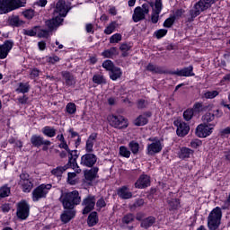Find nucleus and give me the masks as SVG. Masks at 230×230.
<instances>
[{
    "label": "nucleus",
    "instance_id": "nucleus-1",
    "mask_svg": "<svg viewBox=\"0 0 230 230\" xmlns=\"http://www.w3.org/2000/svg\"><path fill=\"white\" fill-rule=\"evenodd\" d=\"M59 202H61L64 209H74L76 206H80L82 197H80L78 190L62 192L59 197Z\"/></svg>",
    "mask_w": 230,
    "mask_h": 230
},
{
    "label": "nucleus",
    "instance_id": "nucleus-2",
    "mask_svg": "<svg viewBox=\"0 0 230 230\" xmlns=\"http://www.w3.org/2000/svg\"><path fill=\"white\" fill-rule=\"evenodd\" d=\"M215 4V0H199L197 2L193 9L189 11L190 17L188 18V22H193L196 17H199L202 13V12H206V10H209L211 5Z\"/></svg>",
    "mask_w": 230,
    "mask_h": 230
},
{
    "label": "nucleus",
    "instance_id": "nucleus-3",
    "mask_svg": "<svg viewBox=\"0 0 230 230\" xmlns=\"http://www.w3.org/2000/svg\"><path fill=\"white\" fill-rule=\"evenodd\" d=\"M24 6H26V0H0V15L10 13Z\"/></svg>",
    "mask_w": 230,
    "mask_h": 230
},
{
    "label": "nucleus",
    "instance_id": "nucleus-4",
    "mask_svg": "<svg viewBox=\"0 0 230 230\" xmlns=\"http://www.w3.org/2000/svg\"><path fill=\"white\" fill-rule=\"evenodd\" d=\"M220 220H222V208L216 207L208 217V229L217 230L220 226Z\"/></svg>",
    "mask_w": 230,
    "mask_h": 230
},
{
    "label": "nucleus",
    "instance_id": "nucleus-5",
    "mask_svg": "<svg viewBox=\"0 0 230 230\" xmlns=\"http://www.w3.org/2000/svg\"><path fill=\"white\" fill-rule=\"evenodd\" d=\"M111 127L118 130H123L128 128V119L120 114H111L109 116Z\"/></svg>",
    "mask_w": 230,
    "mask_h": 230
},
{
    "label": "nucleus",
    "instance_id": "nucleus-6",
    "mask_svg": "<svg viewBox=\"0 0 230 230\" xmlns=\"http://www.w3.org/2000/svg\"><path fill=\"white\" fill-rule=\"evenodd\" d=\"M53 188L51 184H40V186L36 187L32 191V200L33 202H39L40 199H46L48 194L49 193V190Z\"/></svg>",
    "mask_w": 230,
    "mask_h": 230
},
{
    "label": "nucleus",
    "instance_id": "nucleus-7",
    "mask_svg": "<svg viewBox=\"0 0 230 230\" xmlns=\"http://www.w3.org/2000/svg\"><path fill=\"white\" fill-rule=\"evenodd\" d=\"M150 13V5L148 4H143L142 7L137 6L134 9L132 21L133 22H141L146 19V15Z\"/></svg>",
    "mask_w": 230,
    "mask_h": 230
},
{
    "label": "nucleus",
    "instance_id": "nucleus-8",
    "mask_svg": "<svg viewBox=\"0 0 230 230\" xmlns=\"http://www.w3.org/2000/svg\"><path fill=\"white\" fill-rule=\"evenodd\" d=\"M217 123L212 122V124L201 123L197 126L195 134L197 137H208L213 134V127H215Z\"/></svg>",
    "mask_w": 230,
    "mask_h": 230
},
{
    "label": "nucleus",
    "instance_id": "nucleus-9",
    "mask_svg": "<svg viewBox=\"0 0 230 230\" xmlns=\"http://www.w3.org/2000/svg\"><path fill=\"white\" fill-rule=\"evenodd\" d=\"M149 141H152L153 143L149 144L146 147L147 155H155V154H160V152L163 151V148L164 147V145H163V139L154 137L149 138Z\"/></svg>",
    "mask_w": 230,
    "mask_h": 230
},
{
    "label": "nucleus",
    "instance_id": "nucleus-10",
    "mask_svg": "<svg viewBox=\"0 0 230 230\" xmlns=\"http://www.w3.org/2000/svg\"><path fill=\"white\" fill-rule=\"evenodd\" d=\"M16 217L20 220H26L30 217V204L25 199L17 203Z\"/></svg>",
    "mask_w": 230,
    "mask_h": 230
},
{
    "label": "nucleus",
    "instance_id": "nucleus-11",
    "mask_svg": "<svg viewBox=\"0 0 230 230\" xmlns=\"http://www.w3.org/2000/svg\"><path fill=\"white\" fill-rule=\"evenodd\" d=\"M98 163V156L93 153H86L81 156L80 164L84 168L95 167L94 164Z\"/></svg>",
    "mask_w": 230,
    "mask_h": 230
},
{
    "label": "nucleus",
    "instance_id": "nucleus-12",
    "mask_svg": "<svg viewBox=\"0 0 230 230\" xmlns=\"http://www.w3.org/2000/svg\"><path fill=\"white\" fill-rule=\"evenodd\" d=\"M82 206H84L82 214L89 215V213H91V211H93L96 206V197L93 195H88L83 199Z\"/></svg>",
    "mask_w": 230,
    "mask_h": 230
},
{
    "label": "nucleus",
    "instance_id": "nucleus-13",
    "mask_svg": "<svg viewBox=\"0 0 230 230\" xmlns=\"http://www.w3.org/2000/svg\"><path fill=\"white\" fill-rule=\"evenodd\" d=\"M174 127H177L176 134L179 137H185L190 134V125L182 120H174Z\"/></svg>",
    "mask_w": 230,
    "mask_h": 230
},
{
    "label": "nucleus",
    "instance_id": "nucleus-14",
    "mask_svg": "<svg viewBox=\"0 0 230 230\" xmlns=\"http://www.w3.org/2000/svg\"><path fill=\"white\" fill-rule=\"evenodd\" d=\"M68 13L69 9L66 8V0H58L56 4L53 15L62 19V17H66Z\"/></svg>",
    "mask_w": 230,
    "mask_h": 230
},
{
    "label": "nucleus",
    "instance_id": "nucleus-15",
    "mask_svg": "<svg viewBox=\"0 0 230 230\" xmlns=\"http://www.w3.org/2000/svg\"><path fill=\"white\" fill-rule=\"evenodd\" d=\"M64 24V18H60V16L53 15L52 19L47 20L45 22V26H47L48 30L52 32L55 30H58V27Z\"/></svg>",
    "mask_w": 230,
    "mask_h": 230
},
{
    "label": "nucleus",
    "instance_id": "nucleus-16",
    "mask_svg": "<svg viewBox=\"0 0 230 230\" xmlns=\"http://www.w3.org/2000/svg\"><path fill=\"white\" fill-rule=\"evenodd\" d=\"M13 49V40H6L4 44H0V60H4Z\"/></svg>",
    "mask_w": 230,
    "mask_h": 230
},
{
    "label": "nucleus",
    "instance_id": "nucleus-17",
    "mask_svg": "<svg viewBox=\"0 0 230 230\" xmlns=\"http://www.w3.org/2000/svg\"><path fill=\"white\" fill-rule=\"evenodd\" d=\"M31 145L34 146V148H40L42 145H51V141L48 139H44V137L34 134L31 137Z\"/></svg>",
    "mask_w": 230,
    "mask_h": 230
},
{
    "label": "nucleus",
    "instance_id": "nucleus-18",
    "mask_svg": "<svg viewBox=\"0 0 230 230\" xmlns=\"http://www.w3.org/2000/svg\"><path fill=\"white\" fill-rule=\"evenodd\" d=\"M150 184V176H148V174L143 173L138 177V179L135 182V188H137V190H145L146 188H148Z\"/></svg>",
    "mask_w": 230,
    "mask_h": 230
},
{
    "label": "nucleus",
    "instance_id": "nucleus-19",
    "mask_svg": "<svg viewBox=\"0 0 230 230\" xmlns=\"http://www.w3.org/2000/svg\"><path fill=\"white\" fill-rule=\"evenodd\" d=\"M168 75H176V76H195V73H193V66H189L181 70L177 69L175 71L169 70Z\"/></svg>",
    "mask_w": 230,
    "mask_h": 230
},
{
    "label": "nucleus",
    "instance_id": "nucleus-20",
    "mask_svg": "<svg viewBox=\"0 0 230 230\" xmlns=\"http://www.w3.org/2000/svg\"><path fill=\"white\" fill-rule=\"evenodd\" d=\"M68 154V164L72 167V170H76V168H79L78 163L76 162L78 160V157H80V153H78V150H70L66 151Z\"/></svg>",
    "mask_w": 230,
    "mask_h": 230
},
{
    "label": "nucleus",
    "instance_id": "nucleus-21",
    "mask_svg": "<svg viewBox=\"0 0 230 230\" xmlns=\"http://www.w3.org/2000/svg\"><path fill=\"white\" fill-rule=\"evenodd\" d=\"M151 116L152 111H145L133 121V124L135 127H145V125H148V118Z\"/></svg>",
    "mask_w": 230,
    "mask_h": 230
},
{
    "label": "nucleus",
    "instance_id": "nucleus-22",
    "mask_svg": "<svg viewBox=\"0 0 230 230\" xmlns=\"http://www.w3.org/2000/svg\"><path fill=\"white\" fill-rule=\"evenodd\" d=\"M155 11L151 14V22L157 24L159 22V14L163 11V0H155Z\"/></svg>",
    "mask_w": 230,
    "mask_h": 230
},
{
    "label": "nucleus",
    "instance_id": "nucleus-23",
    "mask_svg": "<svg viewBox=\"0 0 230 230\" xmlns=\"http://www.w3.org/2000/svg\"><path fill=\"white\" fill-rule=\"evenodd\" d=\"M168 211L171 213H177L181 209V199L179 198H171L167 199Z\"/></svg>",
    "mask_w": 230,
    "mask_h": 230
},
{
    "label": "nucleus",
    "instance_id": "nucleus-24",
    "mask_svg": "<svg viewBox=\"0 0 230 230\" xmlns=\"http://www.w3.org/2000/svg\"><path fill=\"white\" fill-rule=\"evenodd\" d=\"M146 70L148 71L149 73H152L153 75H168L169 73V70H164L163 66H159L152 63H149L146 66Z\"/></svg>",
    "mask_w": 230,
    "mask_h": 230
},
{
    "label": "nucleus",
    "instance_id": "nucleus-25",
    "mask_svg": "<svg viewBox=\"0 0 230 230\" xmlns=\"http://www.w3.org/2000/svg\"><path fill=\"white\" fill-rule=\"evenodd\" d=\"M98 138V133H92L87 140H86V144H85V152L86 154H93V152H94V141H96V139Z\"/></svg>",
    "mask_w": 230,
    "mask_h": 230
},
{
    "label": "nucleus",
    "instance_id": "nucleus-26",
    "mask_svg": "<svg viewBox=\"0 0 230 230\" xmlns=\"http://www.w3.org/2000/svg\"><path fill=\"white\" fill-rule=\"evenodd\" d=\"M117 195L119 199H122V200H128V199H132V191H130V189L127 185L119 188L117 190Z\"/></svg>",
    "mask_w": 230,
    "mask_h": 230
},
{
    "label": "nucleus",
    "instance_id": "nucleus-27",
    "mask_svg": "<svg viewBox=\"0 0 230 230\" xmlns=\"http://www.w3.org/2000/svg\"><path fill=\"white\" fill-rule=\"evenodd\" d=\"M193 154H195V151H193V149L182 146L178 152V157L179 159H181V161H186V159H190L191 155H193Z\"/></svg>",
    "mask_w": 230,
    "mask_h": 230
},
{
    "label": "nucleus",
    "instance_id": "nucleus-28",
    "mask_svg": "<svg viewBox=\"0 0 230 230\" xmlns=\"http://www.w3.org/2000/svg\"><path fill=\"white\" fill-rule=\"evenodd\" d=\"M90 168V170H86L84 172V179L90 182H93V180L98 177V172H100V168L98 166Z\"/></svg>",
    "mask_w": 230,
    "mask_h": 230
},
{
    "label": "nucleus",
    "instance_id": "nucleus-29",
    "mask_svg": "<svg viewBox=\"0 0 230 230\" xmlns=\"http://www.w3.org/2000/svg\"><path fill=\"white\" fill-rule=\"evenodd\" d=\"M7 23L11 28H21L24 24V21L21 20L19 15H12L8 18Z\"/></svg>",
    "mask_w": 230,
    "mask_h": 230
},
{
    "label": "nucleus",
    "instance_id": "nucleus-30",
    "mask_svg": "<svg viewBox=\"0 0 230 230\" xmlns=\"http://www.w3.org/2000/svg\"><path fill=\"white\" fill-rule=\"evenodd\" d=\"M76 212L73 209H65L64 212L61 214L60 218L63 224H67L73 220V217H75Z\"/></svg>",
    "mask_w": 230,
    "mask_h": 230
},
{
    "label": "nucleus",
    "instance_id": "nucleus-31",
    "mask_svg": "<svg viewBox=\"0 0 230 230\" xmlns=\"http://www.w3.org/2000/svg\"><path fill=\"white\" fill-rule=\"evenodd\" d=\"M155 222H157V218H155V217L148 216L140 223V227H142V229L148 230L154 226V224H155Z\"/></svg>",
    "mask_w": 230,
    "mask_h": 230
},
{
    "label": "nucleus",
    "instance_id": "nucleus-32",
    "mask_svg": "<svg viewBox=\"0 0 230 230\" xmlns=\"http://www.w3.org/2000/svg\"><path fill=\"white\" fill-rule=\"evenodd\" d=\"M61 75L65 80V84H66V87H71V86L75 85V84H76V82L75 81V75H73L71 74V72L63 71V72H61Z\"/></svg>",
    "mask_w": 230,
    "mask_h": 230
},
{
    "label": "nucleus",
    "instance_id": "nucleus-33",
    "mask_svg": "<svg viewBox=\"0 0 230 230\" xmlns=\"http://www.w3.org/2000/svg\"><path fill=\"white\" fill-rule=\"evenodd\" d=\"M87 226L88 227H94L100 222V218L98 217V212L93 211L90 212L88 217H87Z\"/></svg>",
    "mask_w": 230,
    "mask_h": 230
},
{
    "label": "nucleus",
    "instance_id": "nucleus-34",
    "mask_svg": "<svg viewBox=\"0 0 230 230\" xmlns=\"http://www.w3.org/2000/svg\"><path fill=\"white\" fill-rule=\"evenodd\" d=\"M109 76L112 80V82H116V80H119L121 76H123V71L119 66H115L109 72Z\"/></svg>",
    "mask_w": 230,
    "mask_h": 230
},
{
    "label": "nucleus",
    "instance_id": "nucleus-35",
    "mask_svg": "<svg viewBox=\"0 0 230 230\" xmlns=\"http://www.w3.org/2000/svg\"><path fill=\"white\" fill-rule=\"evenodd\" d=\"M69 168H73L68 163L64 166H58L51 170V174L55 175V177H60L66 170H69Z\"/></svg>",
    "mask_w": 230,
    "mask_h": 230
},
{
    "label": "nucleus",
    "instance_id": "nucleus-36",
    "mask_svg": "<svg viewBox=\"0 0 230 230\" xmlns=\"http://www.w3.org/2000/svg\"><path fill=\"white\" fill-rule=\"evenodd\" d=\"M191 109L196 114H200V112H206L209 109V106L204 105L202 102H196Z\"/></svg>",
    "mask_w": 230,
    "mask_h": 230
},
{
    "label": "nucleus",
    "instance_id": "nucleus-37",
    "mask_svg": "<svg viewBox=\"0 0 230 230\" xmlns=\"http://www.w3.org/2000/svg\"><path fill=\"white\" fill-rule=\"evenodd\" d=\"M101 55L103 57V58H113L116 57V55H118V48L111 47L102 51Z\"/></svg>",
    "mask_w": 230,
    "mask_h": 230
},
{
    "label": "nucleus",
    "instance_id": "nucleus-38",
    "mask_svg": "<svg viewBox=\"0 0 230 230\" xmlns=\"http://www.w3.org/2000/svg\"><path fill=\"white\" fill-rule=\"evenodd\" d=\"M41 132L47 137H55L57 136V129L50 126H45L41 128Z\"/></svg>",
    "mask_w": 230,
    "mask_h": 230
},
{
    "label": "nucleus",
    "instance_id": "nucleus-39",
    "mask_svg": "<svg viewBox=\"0 0 230 230\" xmlns=\"http://www.w3.org/2000/svg\"><path fill=\"white\" fill-rule=\"evenodd\" d=\"M218 94H220V92H218L217 90L207 91V92L203 93L201 98H202V100H215V98H217V96H218Z\"/></svg>",
    "mask_w": 230,
    "mask_h": 230
},
{
    "label": "nucleus",
    "instance_id": "nucleus-40",
    "mask_svg": "<svg viewBox=\"0 0 230 230\" xmlns=\"http://www.w3.org/2000/svg\"><path fill=\"white\" fill-rule=\"evenodd\" d=\"M30 83H19L18 88L16 89V93L26 94V93H30Z\"/></svg>",
    "mask_w": 230,
    "mask_h": 230
},
{
    "label": "nucleus",
    "instance_id": "nucleus-41",
    "mask_svg": "<svg viewBox=\"0 0 230 230\" xmlns=\"http://www.w3.org/2000/svg\"><path fill=\"white\" fill-rule=\"evenodd\" d=\"M11 193L12 190L8 187V184L0 187V199H6V197H10Z\"/></svg>",
    "mask_w": 230,
    "mask_h": 230
},
{
    "label": "nucleus",
    "instance_id": "nucleus-42",
    "mask_svg": "<svg viewBox=\"0 0 230 230\" xmlns=\"http://www.w3.org/2000/svg\"><path fill=\"white\" fill-rule=\"evenodd\" d=\"M93 84H97V85H105V84H107V79L102 75H94L93 76Z\"/></svg>",
    "mask_w": 230,
    "mask_h": 230
},
{
    "label": "nucleus",
    "instance_id": "nucleus-43",
    "mask_svg": "<svg viewBox=\"0 0 230 230\" xmlns=\"http://www.w3.org/2000/svg\"><path fill=\"white\" fill-rule=\"evenodd\" d=\"M195 111L192 110V108H188L183 111V119L185 121H191L193 119V116H195Z\"/></svg>",
    "mask_w": 230,
    "mask_h": 230
},
{
    "label": "nucleus",
    "instance_id": "nucleus-44",
    "mask_svg": "<svg viewBox=\"0 0 230 230\" xmlns=\"http://www.w3.org/2000/svg\"><path fill=\"white\" fill-rule=\"evenodd\" d=\"M117 26H118V23L116 22V21L111 22L104 30L105 35H111L114 33Z\"/></svg>",
    "mask_w": 230,
    "mask_h": 230
},
{
    "label": "nucleus",
    "instance_id": "nucleus-45",
    "mask_svg": "<svg viewBox=\"0 0 230 230\" xmlns=\"http://www.w3.org/2000/svg\"><path fill=\"white\" fill-rule=\"evenodd\" d=\"M40 26H34L32 29L27 30L23 29V35H27V37H37V30H39Z\"/></svg>",
    "mask_w": 230,
    "mask_h": 230
},
{
    "label": "nucleus",
    "instance_id": "nucleus-46",
    "mask_svg": "<svg viewBox=\"0 0 230 230\" xmlns=\"http://www.w3.org/2000/svg\"><path fill=\"white\" fill-rule=\"evenodd\" d=\"M203 123H206V125H211L213 121H215V114L211 112H208L202 117Z\"/></svg>",
    "mask_w": 230,
    "mask_h": 230
},
{
    "label": "nucleus",
    "instance_id": "nucleus-47",
    "mask_svg": "<svg viewBox=\"0 0 230 230\" xmlns=\"http://www.w3.org/2000/svg\"><path fill=\"white\" fill-rule=\"evenodd\" d=\"M175 21H177V18H175V15H170L169 18L165 19V21L164 22V28H172V26H173V24H175Z\"/></svg>",
    "mask_w": 230,
    "mask_h": 230
},
{
    "label": "nucleus",
    "instance_id": "nucleus-48",
    "mask_svg": "<svg viewBox=\"0 0 230 230\" xmlns=\"http://www.w3.org/2000/svg\"><path fill=\"white\" fill-rule=\"evenodd\" d=\"M102 67L103 69H105L106 71H112V69L115 68L116 65H114V62H112V60L110 59H106L102 62Z\"/></svg>",
    "mask_w": 230,
    "mask_h": 230
},
{
    "label": "nucleus",
    "instance_id": "nucleus-49",
    "mask_svg": "<svg viewBox=\"0 0 230 230\" xmlns=\"http://www.w3.org/2000/svg\"><path fill=\"white\" fill-rule=\"evenodd\" d=\"M20 184H22V190L25 193H30L31 191V188H33V183L30 180L22 181Z\"/></svg>",
    "mask_w": 230,
    "mask_h": 230
},
{
    "label": "nucleus",
    "instance_id": "nucleus-50",
    "mask_svg": "<svg viewBox=\"0 0 230 230\" xmlns=\"http://www.w3.org/2000/svg\"><path fill=\"white\" fill-rule=\"evenodd\" d=\"M22 14L23 15V17L25 19H28V21H31V19H33V17H35V10L26 9L25 11H23L22 13Z\"/></svg>",
    "mask_w": 230,
    "mask_h": 230
},
{
    "label": "nucleus",
    "instance_id": "nucleus-51",
    "mask_svg": "<svg viewBox=\"0 0 230 230\" xmlns=\"http://www.w3.org/2000/svg\"><path fill=\"white\" fill-rule=\"evenodd\" d=\"M128 147L130 148L132 154L136 155V154H138L139 152V143L132 140L128 144Z\"/></svg>",
    "mask_w": 230,
    "mask_h": 230
},
{
    "label": "nucleus",
    "instance_id": "nucleus-52",
    "mask_svg": "<svg viewBox=\"0 0 230 230\" xmlns=\"http://www.w3.org/2000/svg\"><path fill=\"white\" fill-rule=\"evenodd\" d=\"M130 150H128L127 146H121L119 147V155H121V157H126V159H128L130 157Z\"/></svg>",
    "mask_w": 230,
    "mask_h": 230
},
{
    "label": "nucleus",
    "instance_id": "nucleus-53",
    "mask_svg": "<svg viewBox=\"0 0 230 230\" xmlns=\"http://www.w3.org/2000/svg\"><path fill=\"white\" fill-rule=\"evenodd\" d=\"M167 34H168V30L160 29L154 32V37L160 40V39H163V37H166Z\"/></svg>",
    "mask_w": 230,
    "mask_h": 230
},
{
    "label": "nucleus",
    "instance_id": "nucleus-54",
    "mask_svg": "<svg viewBox=\"0 0 230 230\" xmlns=\"http://www.w3.org/2000/svg\"><path fill=\"white\" fill-rule=\"evenodd\" d=\"M135 218H136V217L134 216V214L128 213L122 217V223L123 224H132V222H134Z\"/></svg>",
    "mask_w": 230,
    "mask_h": 230
},
{
    "label": "nucleus",
    "instance_id": "nucleus-55",
    "mask_svg": "<svg viewBox=\"0 0 230 230\" xmlns=\"http://www.w3.org/2000/svg\"><path fill=\"white\" fill-rule=\"evenodd\" d=\"M66 112L68 114H75L76 113V104L75 102H68L66 104Z\"/></svg>",
    "mask_w": 230,
    "mask_h": 230
},
{
    "label": "nucleus",
    "instance_id": "nucleus-56",
    "mask_svg": "<svg viewBox=\"0 0 230 230\" xmlns=\"http://www.w3.org/2000/svg\"><path fill=\"white\" fill-rule=\"evenodd\" d=\"M121 34L115 33L110 38V43L111 44H118V42L121 41Z\"/></svg>",
    "mask_w": 230,
    "mask_h": 230
},
{
    "label": "nucleus",
    "instance_id": "nucleus-57",
    "mask_svg": "<svg viewBox=\"0 0 230 230\" xmlns=\"http://www.w3.org/2000/svg\"><path fill=\"white\" fill-rule=\"evenodd\" d=\"M49 33H51L49 31V30H46V29H40V32L38 33V37L40 39H48L49 37Z\"/></svg>",
    "mask_w": 230,
    "mask_h": 230
},
{
    "label": "nucleus",
    "instance_id": "nucleus-58",
    "mask_svg": "<svg viewBox=\"0 0 230 230\" xmlns=\"http://www.w3.org/2000/svg\"><path fill=\"white\" fill-rule=\"evenodd\" d=\"M47 62L55 65L57 62H60V58L58 56H49L47 57Z\"/></svg>",
    "mask_w": 230,
    "mask_h": 230
},
{
    "label": "nucleus",
    "instance_id": "nucleus-59",
    "mask_svg": "<svg viewBox=\"0 0 230 230\" xmlns=\"http://www.w3.org/2000/svg\"><path fill=\"white\" fill-rule=\"evenodd\" d=\"M190 146L191 148H198L199 146H202V140L199 138L191 140Z\"/></svg>",
    "mask_w": 230,
    "mask_h": 230
},
{
    "label": "nucleus",
    "instance_id": "nucleus-60",
    "mask_svg": "<svg viewBox=\"0 0 230 230\" xmlns=\"http://www.w3.org/2000/svg\"><path fill=\"white\" fill-rule=\"evenodd\" d=\"M106 206H107V203L105 202V199H103V197H101L96 202V207L99 208V209H102Z\"/></svg>",
    "mask_w": 230,
    "mask_h": 230
},
{
    "label": "nucleus",
    "instance_id": "nucleus-61",
    "mask_svg": "<svg viewBox=\"0 0 230 230\" xmlns=\"http://www.w3.org/2000/svg\"><path fill=\"white\" fill-rule=\"evenodd\" d=\"M40 75V70H39V68H33L31 71L30 76L31 78V80L35 79V78H39Z\"/></svg>",
    "mask_w": 230,
    "mask_h": 230
},
{
    "label": "nucleus",
    "instance_id": "nucleus-62",
    "mask_svg": "<svg viewBox=\"0 0 230 230\" xmlns=\"http://www.w3.org/2000/svg\"><path fill=\"white\" fill-rule=\"evenodd\" d=\"M146 214H145V212H137L136 215V220H137V222H143V220H145L146 217Z\"/></svg>",
    "mask_w": 230,
    "mask_h": 230
},
{
    "label": "nucleus",
    "instance_id": "nucleus-63",
    "mask_svg": "<svg viewBox=\"0 0 230 230\" xmlns=\"http://www.w3.org/2000/svg\"><path fill=\"white\" fill-rule=\"evenodd\" d=\"M137 109H146V101L145 99H139L137 102Z\"/></svg>",
    "mask_w": 230,
    "mask_h": 230
},
{
    "label": "nucleus",
    "instance_id": "nucleus-64",
    "mask_svg": "<svg viewBox=\"0 0 230 230\" xmlns=\"http://www.w3.org/2000/svg\"><path fill=\"white\" fill-rule=\"evenodd\" d=\"M3 213H9L10 212V203H4L0 207Z\"/></svg>",
    "mask_w": 230,
    "mask_h": 230
}]
</instances>
